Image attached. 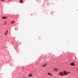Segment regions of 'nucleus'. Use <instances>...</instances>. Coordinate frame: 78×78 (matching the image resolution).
Instances as JSON below:
<instances>
[{
	"label": "nucleus",
	"instance_id": "f257e3e1",
	"mask_svg": "<svg viewBox=\"0 0 78 78\" xmlns=\"http://www.w3.org/2000/svg\"><path fill=\"white\" fill-rule=\"evenodd\" d=\"M71 66H75V63L74 62H73L70 64Z\"/></svg>",
	"mask_w": 78,
	"mask_h": 78
},
{
	"label": "nucleus",
	"instance_id": "f03ea898",
	"mask_svg": "<svg viewBox=\"0 0 78 78\" xmlns=\"http://www.w3.org/2000/svg\"><path fill=\"white\" fill-rule=\"evenodd\" d=\"M63 73L64 74H65V75H67L68 74L67 73L66 71H63Z\"/></svg>",
	"mask_w": 78,
	"mask_h": 78
},
{
	"label": "nucleus",
	"instance_id": "7ed1b4c3",
	"mask_svg": "<svg viewBox=\"0 0 78 78\" xmlns=\"http://www.w3.org/2000/svg\"><path fill=\"white\" fill-rule=\"evenodd\" d=\"M32 76H33V75L31 73L29 74L28 75L29 77H31Z\"/></svg>",
	"mask_w": 78,
	"mask_h": 78
},
{
	"label": "nucleus",
	"instance_id": "20e7f679",
	"mask_svg": "<svg viewBox=\"0 0 78 78\" xmlns=\"http://www.w3.org/2000/svg\"><path fill=\"white\" fill-rule=\"evenodd\" d=\"M47 63H46L45 65H42V67H45V66H47Z\"/></svg>",
	"mask_w": 78,
	"mask_h": 78
},
{
	"label": "nucleus",
	"instance_id": "39448f33",
	"mask_svg": "<svg viewBox=\"0 0 78 78\" xmlns=\"http://www.w3.org/2000/svg\"><path fill=\"white\" fill-rule=\"evenodd\" d=\"M6 18V16H4V17H2V18L3 19H5Z\"/></svg>",
	"mask_w": 78,
	"mask_h": 78
},
{
	"label": "nucleus",
	"instance_id": "423d86ee",
	"mask_svg": "<svg viewBox=\"0 0 78 78\" xmlns=\"http://www.w3.org/2000/svg\"><path fill=\"white\" fill-rule=\"evenodd\" d=\"M48 75H50V76H52V75L51 74V73H48Z\"/></svg>",
	"mask_w": 78,
	"mask_h": 78
},
{
	"label": "nucleus",
	"instance_id": "0eeeda50",
	"mask_svg": "<svg viewBox=\"0 0 78 78\" xmlns=\"http://www.w3.org/2000/svg\"><path fill=\"white\" fill-rule=\"evenodd\" d=\"M20 3H23V0H20Z\"/></svg>",
	"mask_w": 78,
	"mask_h": 78
},
{
	"label": "nucleus",
	"instance_id": "6e6552de",
	"mask_svg": "<svg viewBox=\"0 0 78 78\" xmlns=\"http://www.w3.org/2000/svg\"><path fill=\"white\" fill-rule=\"evenodd\" d=\"M63 74H62V72H60V76H62V75Z\"/></svg>",
	"mask_w": 78,
	"mask_h": 78
},
{
	"label": "nucleus",
	"instance_id": "1a4fd4ad",
	"mask_svg": "<svg viewBox=\"0 0 78 78\" xmlns=\"http://www.w3.org/2000/svg\"><path fill=\"white\" fill-rule=\"evenodd\" d=\"M14 23V21H12L11 22V23L12 24H13V23Z\"/></svg>",
	"mask_w": 78,
	"mask_h": 78
},
{
	"label": "nucleus",
	"instance_id": "9d476101",
	"mask_svg": "<svg viewBox=\"0 0 78 78\" xmlns=\"http://www.w3.org/2000/svg\"><path fill=\"white\" fill-rule=\"evenodd\" d=\"M54 70H55V71H57V69H54Z\"/></svg>",
	"mask_w": 78,
	"mask_h": 78
},
{
	"label": "nucleus",
	"instance_id": "9b49d317",
	"mask_svg": "<svg viewBox=\"0 0 78 78\" xmlns=\"http://www.w3.org/2000/svg\"><path fill=\"white\" fill-rule=\"evenodd\" d=\"M7 23L6 22H5L4 23V25H6V24Z\"/></svg>",
	"mask_w": 78,
	"mask_h": 78
},
{
	"label": "nucleus",
	"instance_id": "f8f14e48",
	"mask_svg": "<svg viewBox=\"0 0 78 78\" xmlns=\"http://www.w3.org/2000/svg\"><path fill=\"white\" fill-rule=\"evenodd\" d=\"M6 34H7V33L5 34V35H6Z\"/></svg>",
	"mask_w": 78,
	"mask_h": 78
},
{
	"label": "nucleus",
	"instance_id": "ddd939ff",
	"mask_svg": "<svg viewBox=\"0 0 78 78\" xmlns=\"http://www.w3.org/2000/svg\"><path fill=\"white\" fill-rule=\"evenodd\" d=\"M8 33V30H6V33Z\"/></svg>",
	"mask_w": 78,
	"mask_h": 78
},
{
	"label": "nucleus",
	"instance_id": "4468645a",
	"mask_svg": "<svg viewBox=\"0 0 78 78\" xmlns=\"http://www.w3.org/2000/svg\"><path fill=\"white\" fill-rule=\"evenodd\" d=\"M1 1H3L4 0H1Z\"/></svg>",
	"mask_w": 78,
	"mask_h": 78
},
{
	"label": "nucleus",
	"instance_id": "2eb2a0df",
	"mask_svg": "<svg viewBox=\"0 0 78 78\" xmlns=\"http://www.w3.org/2000/svg\"><path fill=\"white\" fill-rule=\"evenodd\" d=\"M69 73H70V72H69Z\"/></svg>",
	"mask_w": 78,
	"mask_h": 78
},
{
	"label": "nucleus",
	"instance_id": "dca6fc26",
	"mask_svg": "<svg viewBox=\"0 0 78 78\" xmlns=\"http://www.w3.org/2000/svg\"><path fill=\"white\" fill-rule=\"evenodd\" d=\"M58 75H60L58 74Z\"/></svg>",
	"mask_w": 78,
	"mask_h": 78
},
{
	"label": "nucleus",
	"instance_id": "f3484780",
	"mask_svg": "<svg viewBox=\"0 0 78 78\" xmlns=\"http://www.w3.org/2000/svg\"><path fill=\"white\" fill-rule=\"evenodd\" d=\"M77 70H78V69H77Z\"/></svg>",
	"mask_w": 78,
	"mask_h": 78
}]
</instances>
